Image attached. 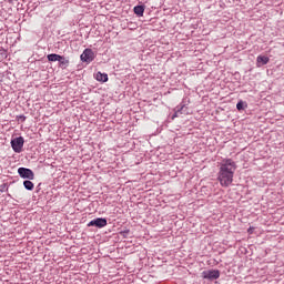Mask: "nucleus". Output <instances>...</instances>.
<instances>
[{
    "label": "nucleus",
    "mask_w": 284,
    "mask_h": 284,
    "mask_svg": "<svg viewBox=\"0 0 284 284\" xmlns=\"http://www.w3.org/2000/svg\"><path fill=\"white\" fill-rule=\"evenodd\" d=\"M236 172V162L232 159H224L220 164L217 181L222 187H230L234 182V173Z\"/></svg>",
    "instance_id": "1"
},
{
    "label": "nucleus",
    "mask_w": 284,
    "mask_h": 284,
    "mask_svg": "<svg viewBox=\"0 0 284 284\" xmlns=\"http://www.w3.org/2000/svg\"><path fill=\"white\" fill-rule=\"evenodd\" d=\"M23 143H26V140L23 139V136H18L11 140V148L13 150V152H16L17 154H20V152L23 151Z\"/></svg>",
    "instance_id": "2"
},
{
    "label": "nucleus",
    "mask_w": 284,
    "mask_h": 284,
    "mask_svg": "<svg viewBox=\"0 0 284 284\" xmlns=\"http://www.w3.org/2000/svg\"><path fill=\"white\" fill-rule=\"evenodd\" d=\"M18 174L21 179H28L29 181H34V172L28 168H19Z\"/></svg>",
    "instance_id": "3"
},
{
    "label": "nucleus",
    "mask_w": 284,
    "mask_h": 284,
    "mask_svg": "<svg viewBox=\"0 0 284 284\" xmlns=\"http://www.w3.org/2000/svg\"><path fill=\"white\" fill-rule=\"evenodd\" d=\"M108 225V220L105 217H97L88 223V227H105Z\"/></svg>",
    "instance_id": "4"
},
{
    "label": "nucleus",
    "mask_w": 284,
    "mask_h": 284,
    "mask_svg": "<svg viewBox=\"0 0 284 284\" xmlns=\"http://www.w3.org/2000/svg\"><path fill=\"white\" fill-rule=\"evenodd\" d=\"M202 276L207 281H216V278H220L221 272L219 270H209V271H204L202 273Z\"/></svg>",
    "instance_id": "5"
},
{
    "label": "nucleus",
    "mask_w": 284,
    "mask_h": 284,
    "mask_svg": "<svg viewBox=\"0 0 284 284\" xmlns=\"http://www.w3.org/2000/svg\"><path fill=\"white\" fill-rule=\"evenodd\" d=\"M80 59L83 63H92V60L94 59V51H92V49H85L80 55Z\"/></svg>",
    "instance_id": "6"
},
{
    "label": "nucleus",
    "mask_w": 284,
    "mask_h": 284,
    "mask_svg": "<svg viewBox=\"0 0 284 284\" xmlns=\"http://www.w3.org/2000/svg\"><path fill=\"white\" fill-rule=\"evenodd\" d=\"M257 68H261V65H267L270 63V58L265 55H258L256 59Z\"/></svg>",
    "instance_id": "7"
},
{
    "label": "nucleus",
    "mask_w": 284,
    "mask_h": 284,
    "mask_svg": "<svg viewBox=\"0 0 284 284\" xmlns=\"http://www.w3.org/2000/svg\"><path fill=\"white\" fill-rule=\"evenodd\" d=\"M133 12L134 14H136V17H143L144 12H145V6L141 4V6H135L133 8Z\"/></svg>",
    "instance_id": "8"
},
{
    "label": "nucleus",
    "mask_w": 284,
    "mask_h": 284,
    "mask_svg": "<svg viewBox=\"0 0 284 284\" xmlns=\"http://www.w3.org/2000/svg\"><path fill=\"white\" fill-rule=\"evenodd\" d=\"M68 65H70V60L61 55V59L59 60V68H61L62 70H65Z\"/></svg>",
    "instance_id": "9"
},
{
    "label": "nucleus",
    "mask_w": 284,
    "mask_h": 284,
    "mask_svg": "<svg viewBox=\"0 0 284 284\" xmlns=\"http://www.w3.org/2000/svg\"><path fill=\"white\" fill-rule=\"evenodd\" d=\"M95 79L101 83H108V73H101V71H99L95 75Z\"/></svg>",
    "instance_id": "10"
},
{
    "label": "nucleus",
    "mask_w": 284,
    "mask_h": 284,
    "mask_svg": "<svg viewBox=\"0 0 284 284\" xmlns=\"http://www.w3.org/2000/svg\"><path fill=\"white\" fill-rule=\"evenodd\" d=\"M61 57L62 55L57 54V53H50V54L47 55V59L50 62H54V61H60V59H62Z\"/></svg>",
    "instance_id": "11"
},
{
    "label": "nucleus",
    "mask_w": 284,
    "mask_h": 284,
    "mask_svg": "<svg viewBox=\"0 0 284 284\" xmlns=\"http://www.w3.org/2000/svg\"><path fill=\"white\" fill-rule=\"evenodd\" d=\"M23 186L27 190H29V192H32V190H34V183H32V181H30V180L23 181Z\"/></svg>",
    "instance_id": "12"
},
{
    "label": "nucleus",
    "mask_w": 284,
    "mask_h": 284,
    "mask_svg": "<svg viewBox=\"0 0 284 284\" xmlns=\"http://www.w3.org/2000/svg\"><path fill=\"white\" fill-rule=\"evenodd\" d=\"M183 110H185V104H181L180 106H176V111L173 114L172 119H174L175 116H179V114H183Z\"/></svg>",
    "instance_id": "13"
},
{
    "label": "nucleus",
    "mask_w": 284,
    "mask_h": 284,
    "mask_svg": "<svg viewBox=\"0 0 284 284\" xmlns=\"http://www.w3.org/2000/svg\"><path fill=\"white\" fill-rule=\"evenodd\" d=\"M236 109L241 112V110H245V102L240 101L236 104Z\"/></svg>",
    "instance_id": "14"
},
{
    "label": "nucleus",
    "mask_w": 284,
    "mask_h": 284,
    "mask_svg": "<svg viewBox=\"0 0 284 284\" xmlns=\"http://www.w3.org/2000/svg\"><path fill=\"white\" fill-rule=\"evenodd\" d=\"M18 121H21V123H24L26 115H18Z\"/></svg>",
    "instance_id": "15"
},
{
    "label": "nucleus",
    "mask_w": 284,
    "mask_h": 284,
    "mask_svg": "<svg viewBox=\"0 0 284 284\" xmlns=\"http://www.w3.org/2000/svg\"><path fill=\"white\" fill-rule=\"evenodd\" d=\"M124 234H130V230L123 231Z\"/></svg>",
    "instance_id": "16"
},
{
    "label": "nucleus",
    "mask_w": 284,
    "mask_h": 284,
    "mask_svg": "<svg viewBox=\"0 0 284 284\" xmlns=\"http://www.w3.org/2000/svg\"><path fill=\"white\" fill-rule=\"evenodd\" d=\"M4 1H8V3H12L13 1H17V0H4Z\"/></svg>",
    "instance_id": "17"
},
{
    "label": "nucleus",
    "mask_w": 284,
    "mask_h": 284,
    "mask_svg": "<svg viewBox=\"0 0 284 284\" xmlns=\"http://www.w3.org/2000/svg\"><path fill=\"white\" fill-rule=\"evenodd\" d=\"M247 232H248V234H252V227H250V229L247 230Z\"/></svg>",
    "instance_id": "18"
}]
</instances>
